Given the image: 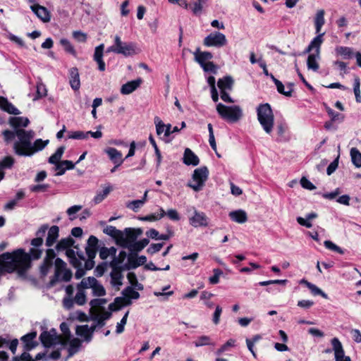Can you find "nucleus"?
<instances>
[{
    "label": "nucleus",
    "instance_id": "47",
    "mask_svg": "<svg viewBox=\"0 0 361 361\" xmlns=\"http://www.w3.org/2000/svg\"><path fill=\"white\" fill-rule=\"evenodd\" d=\"M350 153L353 164L357 168L361 167V152L357 148L353 147Z\"/></svg>",
    "mask_w": 361,
    "mask_h": 361
},
{
    "label": "nucleus",
    "instance_id": "49",
    "mask_svg": "<svg viewBox=\"0 0 361 361\" xmlns=\"http://www.w3.org/2000/svg\"><path fill=\"white\" fill-rule=\"evenodd\" d=\"M165 214H166V212L162 208H160L159 214H152L143 216V217H140L139 219L141 221H155L159 220L161 218H163L165 216Z\"/></svg>",
    "mask_w": 361,
    "mask_h": 361
},
{
    "label": "nucleus",
    "instance_id": "15",
    "mask_svg": "<svg viewBox=\"0 0 361 361\" xmlns=\"http://www.w3.org/2000/svg\"><path fill=\"white\" fill-rule=\"evenodd\" d=\"M189 222L193 227H207L209 225V218L202 212L194 209L192 214L189 217Z\"/></svg>",
    "mask_w": 361,
    "mask_h": 361
},
{
    "label": "nucleus",
    "instance_id": "33",
    "mask_svg": "<svg viewBox=\"0 0 361 361\" xmlns=\"http://www.w3.org/2000/svg\"><path fill=\"white\" fill-rule=\"evenodd\" d=\"M70 73V85L74 90H79L80 87V81L79 73L77 68H72L69 71Z\"/></svg>",
    "mask_w": 361,
    "mask_h": 361
},
{
    "label": "nucleus",
    "instance_id": "14",
    "mask_svg": "<svg viewBox=\"0 0 361 361\" xmlns=\"http://www.w3.org/2000/svg\"><path fill=\"white\" fill-rule=\"evenodd\" d=\"M154 123L156 125L157 134L159 136H161L163 135V137H168L171 134L177 133L180 130L177 126L172 128L171 124L165 125L159 117H155Z\"/></svg>",
    "mask_w": 361,
    "mask_h": 361
},
{
    "label": "nucleus",
    "instance_id": "2",
    "mask_svg": "<svg viewBox=\"0 0 361 361\" xmlns=\"http://www.w3.org/2000/svg\"><path fill=\"white\" fill-rule=\"evenodd\" d=\"M2 134L6 143L11 142L16 137H17L13 143V149L16 155L20 157H32L35 153L44 149L49 142V140L37 139L32 143V140L35 137V132L32 130H19L16 133L6 130Z\"/></svg>",
    "mask_w": 361,
    "mask_h": 361
},
{
    "label": "nucleus",
    "instance_id": "54",
    "mask_svg": "<svg viewBox=\"0 0 361 361\" xmlns=\"http://www.w3.org/2000/svg\"><path fill=\"white\" fill-rule=\"evenodd\" d=\"M275 85L276 86L277 91L280 94H282L286 97H290L292 95L293 90H291V88H289V90H285L284 85L280 80H275Z\"/></svg>",
    "mask_w": 361,
    "mask_h": 361
},
{
    "label": "nucleus",
    "instance_id": "27",
    "mask_svg": "<svg viewBox=\"0 0 361 361\" xmlns=\"http://www.w3.org/2000/svg\"><path fill=\"white\" fill-rule=\"evenodd\" d=\"M142 83V79L138 78L135 80H131L122 85L121 88V93L122 94H129L133 92Z\"/></svg>",
    "mask_w": 361,
    "mask_h": 361
},
{
    "label": "nucleus",
    "instance_id": "36",
    "mask_svg": "<svg viewBox=\"0 0 361 361\" xmlns=\"http://www.w3.org/2000/svg\"><path fill=\"white\" fill-rule=\"evenodd\" d=\"M66 345H68V356L71 357L79 351L81 347V341L75 338L71 340L70 338Z\"/></svg>",
    "mask_w": 361,
    "mask_h": 361
},
{
    "label": "nucleus",
    "instance_id": "29",
    "mask_svg": "<svg viewBox=\"0 0 361 361\" xmlns=\"http://www.w3.org/2000/svg\"><path fill=\"white\" fill-rule=\"evenodd\" d=\"M110 275L111 285L119 289V287L123 284V274L121 270L118 267H114Z\"/></svg>",
    "mask_w": 361,
    "mask_h": 361
},
{
    "label": "nucleus",
    "instance_id": "21",
    "mask_svg": "<svg viewBox=\"0 0 361 361\" xmlns=\"http://www.w3.org/2000/svg\"><path fill=\"white\" fill-rule=\"evenodd\" d=\"M31 10L43 22H49L51 19L50 13L48 10L39 4H34L30 6Z\"/></svg>",
    "mask_w": 361,
    "mask_h": 361
},
{
    "label": "nucleus",
    "instance_id": "53",
    "mask_svg": "<svg viewBox=\"0 0 361 361\" xmlns=\"http://www.w3.org/2000/svg\"><path fill=\"white\" fill-rule=\"evenodd\" d=\"M194 345L195 347L198 348L204 345H213V343L209 336H201L196 339L194 342Z\"/></svg>",
    "mask_w": 361,
    "mask_h": 361
},
{
    "label": "nucleus",
    "instance_id": "61",
    "mask_svg": "<svg viewBox=\"0 0 361 361\" xmlns=\"http://www.w3.org/2000/svg\"><path fill=\"white\" fill-rule=\"evenodd\" d=\"M307 288L311 290L314 295H321L324 298H327V295L324 293L320 288L312 283H307Z\"/></svg>",
    "mask_w": 361,
    "mask_h": 361
},
{
    "label": "nucleus",
    "instance_id": "8",
    "mask_svg": "<svg viewBox=\"0 0 361 361\" xmlns=\"http://www.w3.org/2000/svg\"><path fill=\"white\" fill-rule=\"evenodd\" d=\"M122 231L123 242L119 241L118 245L127 249H128L130 245L135 242L137 238L142 233V230L140 228H126Z\"/></svg>",
    "mask_w": 361,
    "mask_h": 361
},
{
    "label": "nucleus",
    "instance_id": "31",
    "mask_svg": "<svg viewBox=\"0 0 361 361\" xmlns=\"http://www.w3.org/2000/svg\"><path fill=\"white\" fill-rule=\"evenodd\" d=\"M228 216L232 221L238 224H244L247 221V213L243 209L232 211Z\"/></svg>",
    "mask_w": 361,
    "mask_h": 361
},
{
    "label": "nucleus",
    "instance_id": "41",
    "mask_svg": "<svg viewBox=\"0 0 361 361\" xmlns=\"http://www.w3.org/2000/svg\"><path fill=\"white\" fill-rule=\"evenodd\" d=\"M324 23V11L322 9L317 11L314 18L316 33H319L321 32V29Z\"/></svg>",
    "mask_w": 361,
    "mask_h": 361
},
{
    "label": "nucleus",
    "instance_id": "56",
    "mask_svg": "<svg viewBox=\"0 0 361 361\" xmlns=\"http://www.w3.org/2000/svg\"><path fill=\"white\" fill-rule=\"evenodd\" d=\"M353 90L355 95V99L357 102H361V94H360V80L358 77H355L354 78V84H353Z\"/></svg>",
    "mask_w": 361,
    "mask_h": 361
},
{
    "label": "nucleus",
    "instance_id": "51",
    "mask_svg": "<svg viewBox=\"0 0 361 361\" xmlns=\"http://www.w3.org/2000/svg\"><path fill=\"white\" fill-rule=\"evenodd\" d=\"M107 300L104 298L94 299L90 301L91 312L97 311V310L104 309V305L106 304Z\"/></svg>",
    "mask_w": 361,
    "mask_h": 361
},
{
    "label": "nucleus",
    "instance_id": "12",
    "mask_svg": "<svg viewBox=\"0 0 361 361\" xmlns=\"http://www.w3.org/2000/svg\"><path fill=\"white\" fill-rule=\"evenodd\" d=\"M40 340L42 344L46 347L61 344L62 338L60 335L57 334L55 329H51L49 331H44L40 335Z\"/></svg>",
    "mask_w": 361,
    "mask_h": 361
},
{
    "label": "nucleus",
    "instance_id": "39",
    "mask_svg": "<svg viewBox=\"0 0 361 361\" xmlns=\"http://www.w3.org/2000/svg\"><path fill=\"white\" fill-rule=\"evenodd\" d=\"M208 0H195V1L190 6L192 12L195 16H200L204 8L207 6Z\"/></svg>",
    "mask_w": 361,
    "mask_h": 361
},
{
    "label": "nucleus",
    "instance_id": "50",
    "mask_svg": "<svg viewBox=\"0 0 361 361\" xmlns=\"http://www.w3.org/2000/svg\"><path fill=\"white\" fill-rule=\"evenodd\" d=\"M111 190L112 188L110 185H109L104 188L102 191L98 192L94 198V203L99 204L102 201H103V200H104L106 197V196L110 193Z\"/></svg>",
    "mask_w": 361,
    "mask_h": 361
},
{
    "label": "nucleus",
    "instance_id": "34",
    "mask_svg": "<svg viewBox=\"0 0 361 361\" xmlns=\"http://www.w3.org/2000/svg\"><path fill=\"white\" fill-rule=\"evenodd\" d=\"M320 59V53L313 52L310 54L307 57V65L308 69L312 70L314 71H317L319 66L318 63V61Z\"/></svg>",
    "mask_w": 361,
    "mask_h": 361
},
{
    "label": "nucleus",
    "instance_id": "20",
    "mask_svg": "<svg viewBox=\"0 0 361 361\" xmlns=\"http://www.w3.org/2000/svg\"><path fill=\"white\" fill-rule=\"evenodd\" d=\"M96 326L89 327L87 324L78 326L76 328V334L84 338L86 341L89 342L92 339V334Z\"/></svg>",
    "mask_w": 361,
    "mask_h": 361
},
{
    "label": "nucleus",
    "instance_id": "3",
    "mask_svg": "<svg viewBox=\"0 0 361 361\" xmlns=\"http://www.w3.org/2000/svg\"><path fill=\"white\" fill-rule=\"evenodd\" d=\"M257 116L264 132L270 135L274 126V115L271 106L267 103L259 104L257 108Z\"/></svg>",
    "mask_w": 361,
    "mask_h": 361
},
{
    "label": "nucleus",
    "instance_id": "48",
    "mask_svg": "<svg viewBox=\"0 0 361 361\" xmlns=\"http://www.w3.org/2000/svg\"><path fill=\"white\" fill-rule=\"evenodd\" d=\"M64 150L65 147L61 146L59 147L55 152V153L49 158V162L52 164H56L60 163V160L62 157Z\"/></svg>",
    "mask_w": 361,
    "mask_h": 361
},
{
    "label": "nucleus",
    "instance_id": "44",
    "mask_svg": "<svg viewBox=\"0 0 361 361\" xmlns=\"http://www.w3.org/2000/svg\"><path fill=\"white\" fill-rule=\"evenodd\" d=\"M25 197V192L23 190H19L15 197V198L8 202H7L4 206L5 210H12L15 208L18 201L23 199Z\"/></svg>",
    "mask_w": 361,
    "mask_h": 361
},
{
    "label": "nucleus",
    "instance_id": "40",
    "mask_svg": "<svg viewBox=\"0 0 361 361\" xmlns=\"http://www.w3.org/2000/svg\"><path fill=\"white\" fill-rule=\"evenodd\" d=\"M75 240L71 237L62 238L56 245L57 251L71 249V247L73 245Z\"/></svg>",
    "mask_w": 361,
    "mask_h": 361
},
{
    "label": "nucleus",
    "instance_id": "5",
    "mask_svg": "<svg viewBox=\"0 0 361 361\" xmlns=\"http://www.w3.org/2000/svg\"><path fill=\"white\" fill-rule=\"evenodd\" d=\"M106 52H114L122 54L125 56L133 55L136 53L135 45L133 42H125L121 40L118 35L114 37V44L108 47Z\"/></svg>",
    "mask_w": 361,
    "mask_h": 361
},
{
    "label": "nucleus",
    "instance_id": "42",
    "mask_svg": "<svg viewBox=\"0 0 361 361\" xmlns=\"http://www.w3.org/2000/svg\"><path fill=\"white\" fill-rule=\"evenodd\" d=\"M128 262L130 267L135 269L139 266L145 264L147 262V257L144 255L139 257L130 255L128 257Z\"/></svg>",
    "mask_w": 361,
    "mask_h": 361
},
{
    "label": "nucleus",
    "instance_id": "7",
    "mask_svg": "<svg viewBox=\"0 0 361 361\" xmlns=\"http://www.w3.org/2000/svg\"><path fill=\"white\" fill-rule=\"evenodd\" d=\"M54 269V276L50 281L52 286L58 281H68L72 278V272L67 269L66 262L60 258L56 259Z\"/></svg>",
    "mask_w": 361,
    "mask_h": 361
},
{
    "label": "nucleus",
    "instance_id": "26",
    "mask_svg": "<svg viewBox=\"0 0 361 361\" xmlns=\"http://www.w3.org/2000/svg\"><path fill=\"white\" fill-rule=\"evenodd\" d=\"M183 163L188 166H197L200 163L198 157L189 148H186L183 154Z\"/></svg>",
    "mask_w": 361,
    "mask_h": 361
},
{
    "label": "nucleus",
    "instance_id": "37",
    "mask_svg": "<svg viewBox=\"0 0 361 361\" xmlns=\"http://www.w3.org/2000/svg\"><path fill=\"white\" fill-rule=\"evenodd\" d=\"M233 84V80L231 76H225L217 82V85L221 92L231 90Z\"/></svg>",
    "mask_w": 361,
    "mask_h": 361
},
{
    "label": "nucleus",
    "instance_id": "25",
    "mask_svg": "<svg viewBox=\"0 0 361 361\" xmlns=\"http://www.w3.org/2000/svg\"><path fill=\"white\" fill-rule=\"evenodd\" d=\"M59 236V228L57 226H52L48 230L47 237L46 238V245L51 247L56 242Z\"/></svg>",
    "mask_w": 361,
    "mask_h": 361
},
{
    "label": "nucleus",
    "instance_id": "46",
    "mask_svg": "<svg viewBox=\"0 0 361 361\" xmlns=\"http://www.w3.org/2000/svg\"><path fill=\"white\" fill-rule=\"evenodd\" d=\"M60 329L63 333V334L61 336L62 338L61 345H65L71 338V332L69 330V327L68 324H66V322H63L60 325Z\"/></svg>",
    "mask_w": 361,
    "mask_h": 361
},
{
    "label": "nucleus",
    "instance_id": "55",
    "mask_svg": "<svg viewBox=\"0 0 361 361\" xmlns=\"http://www.w3.org/2000/svg\"><path fill=\"white\" fill-rule=\"evenodd\" d=\"M60 44L63 46V47L66 51L73 55L74 56H76V51H75L74 47H73V45L71 44V42L68 39H61L60 40Z\"/></svg>",
    "mask_w": 361,
    "mask_h": 361
},
{
    "label": "nucleus",
    "instance_id": "19",
    "mask_svg": "<svg viewBox=\"0 0 361 361\" xmlns=\"http://www.w3.org/2000/svg\"><path fill=\"white\" fill-rule=\"evenodd\" d=\"M8 123L13 128V130L11 131L16 133L19 130H23L22 128L27 127L30 123V121L26 117H11Z\"/></svg>",
    "mask_w": 361,
    "mask_h": 361
},
{
    "label": "nucleus",
    "instance_id": "45",
    "mask_svg": "<svg viewBox=\"0 0 361 361\" xmlns=\"http://www.w3.org/2000/svg\"><path fill=\"white\" fill-rule=\"evenodd\" d=\"M337 54L343 56V59H351L353 56V49L348 47H337L335 49Z\"/></svg>",
    "mask_w": 361,
    "mask_h": 361
},
{
    "label": "nucleus",
    "instance_id": "32",
    "mask_svg": "<svg viewBox=\"0 0 361 361\" xmlns=\"http://www.w3.org/2000/svg\"><path fill=\"white\" fill-rule=\"evenodd\" d=\"M37 336V333L35 331L29 333L21 338L22 341L25 344V349L26 350H30L36 347L37 343L34 341V339Z\"/></svg>",
    "mask_w": 361,
    "mask_h": 361
},
{
    "label": "nucleus",
    "instance_id": "28",
    "mask_svg": "<svg viewBox=\"0 0 361 361\" xmlns=\"http://www.w3.org/2000/svg\"><path fill=\"white\" fill-rule=\"evenodd\" d=\"M0 109L10 114L19 115L20 114V111L4 97H0Z\"/></svg>",
    "mask_w": 361,
    "mask_h": 361
},
{
    "label": "nucleus",
    "instance_id": "1",
    "mask_svg": "<svg viewBox=\"0 0 361 361\" xmlns=\"http://www.w3.org/2000/svg\"><path fill=\"white\" fill-rule=\"evenodd\" d=\"M42 254V250L33 247L29 253L23 249L13 252H5L0 255V277L4 272L12 273L16 271L19 276H24L31 266V259H37Z\"/></svg>",
    "mask_w": 361,
    "mask_h": 361
},
{
    "label": "nucleus",
    "instance_id": "59",
    "mask_svg": "<svg viewBox=\"0 0 361 361\" xmlns=\"http://www.w3.org/2000/svg\"><path fill=\"white\" fill-rule=\"evenodd\" d=\"M129 312H126L120 322H118L116 325V332L117 334H120L124 331L125 325L127 323V319L128 317Z\"/></svg>",
    "mask_w": 361,
    "mask_h": 361
},
{
    "label": "nucleus",
    "instance_id": "38",
    "mask_svg": "<svg viewBox=\"0 0 361 361\" xmlns=\"http://www.w3.org/2000/svg\"><path fill=\"white\" fill-rule=\"evenodd\" d=\"M86 288L81 286V282L77 286V293L74 298L75 303L82 305L86 302V295L84 289Z\"/></svg>",
    "mask_w": 361,
    "mask_h": 361
},
{
    "label": "nucleus",
    "instance_id": "11",
    "mask_svg": "<svg viewBox=\"0 0 361 361\" xmlns=\"http://www.w3.org/2000/svg\"><path fill=\"white\" fill-rule=\"evenodd\" d=\"M66 255L68 257L70 263L75 268L81 267L83 262H85L84 253L79 249L78 246H74V249L67 250Z\"/></svg>",
    "mask_w": 361,
    "mask_h": 361
},
{
    "label": "nucleus",
    "instance_id": "64",
    "mask_svg": "<svg viewBox=\"0 0 361 361\" xmlns=\"http://www.w3.org/2000/svg\"><path fill=\"white\" fill-rule=\"evenodd\" d=\"M12 361H35V360L32 358L31 355L28 353L25 352V353H22L20 357H18V356L13 357L12 359Z\"/></svg>",
    "mask_w": 361,
    "mask_h": 361
},
{
    "label": "nucleus",
    "instance_id": "16",
    "mask_svg": "<svg viewBox=\"0 0 361 361\" xmlns=\"http://www.w3.org/2000/svg\"><path fill=\"white\" fill-rule=\"evenodd\" d=\"M56 257L53 249H48L46 252V257L42 264L39 267L40 273L42 276H46L53 266V260Z\"/></svg>",
    "mask_w": 361,
    "mask_h": 361
},
{
    "label": "nucleus",
    "instance_id": "22",
    "mask_svg": "<svg viewBox=\"0 0 361 361\" xmlns=\"http://www.w3.org/2000/svg\"><path fill=\"white\" fill-rule=\"evenodd\" d=\"M195 61L200 64L201 67H203L208 61L213 58L212 53L209 51H201L200 49L193 52Z\"/></svg>",
    "mask_w": 361,
    "mask_h": 361
},
{
    "label": "nucleus",
    "instance_id": "52",
    "mask_svg": "<svg viewBox=\"0 0 361 361\" xmlns=\"http://www.w3.org/2000/svg\"><path fill=\"white\" fill-rule=\"evenodd\" d=\"M94 318H99L100 320H106L110 318L111 313L106 311L104 308L97 310V311L91 312Z\"/></svg>",
    "mask_w": 361,
    "mask_h": 361
},
{
    "label": "nucleus",
    "instance_id": "30",
    "mask_svg": "<svg viewBox=\"0 0 361 361\" xmlns=\"http://www.w3.org/2000/svg\"><path fill=\"white\" fill-rule=\"evenodd\" d=\"M104 233L111 237H112L115 241L116 243L118 245L119 241L123 242L122 240V231L117 229L116 227L113 226H107L104 229Z\"/></svg>",
    "mask_w": 361,
    "mask_h": 361
},
{
    "label": "nucleus",
    "instance_id": "18",
    "mask_svg": "<svg viewBox=\"0 0 361 361\" xmlns=\"http://www.w3.org/2000/svg\"><path fill=\"white\" fill-rule=\"evenodd\" d=\"M109 159L116 164V167H119L124 161L122 153L114 147H108L104 150Z\"/></svg>",
    "mask_w": 361,
    "mask_h": 361
},
{
    "label": "nucleus",
    "instance_id": "43",
    "mask_svg": "<svg viewBox=\"0 0 361 361\" xmlns=\"http://www.w3.org/2000/svg\"><path fill=\"white\" fill-rule=\"evenodd\" d=\"M149 241L147 238H143L141 240L134 242L130 245L128 250L131 252H140L143 250L148 244Z\"/></svg>",
    "mask_w": 361,
    "mask_h": 361
},
{
    "label": "nucleus",
    "instance_id": "58",
    "mask_svg": "<svg viewBox=\"0 0 361 361\" xmlns=\"http://www.w3.org/2000/svg\"><path fill=\"white\" fill-rule=\"evenodd\" d=\"M13 164L14 159L12 157H6L0 161V169H1L3 171L5 169H11Z\"/></svg>",
    "mask_w": 361,
    "mask_h": 361
},
{
    "label": "nucleus",
    "instance_id": "62",
    "mask_svg": "<svg viewBox=\"0 0 361 361\" xmlns=\"http://www.w3.org/2000/svg\"><path fill=\"white\" fill-rule=\"evenodd\" d=\"M144 204L143 201H141L140 200H133L131 202H128L126 204V207L128 209H132L134 212H137L139 209L142 207Z\"/></svg>",
    "mask_w": 361,
    "mask_h": 361
},
{
    "label": "nucleus",
    "instance_id": "17",
    "mask_svg": "<svg viewBox=\"0 0 361 361\" xmlns=\"http://www.w3.org/2000/svg\"><path fill=\"white\" fill-rule=\"evenodd\" d=\"M331 343L332 345L333 350L334 351L336 361H350L349 357H345L343 345L338 338H332Z\"/></svg>",
    "mask_w": 361,
    "mask_h": 361
},
{
    "label": "nucleus",
    "instance_id": "24",
    "mask_svg": "<svg viewBox=\"0 0 361 361\" xmlns=\"http://www.w3.org/2000/svg\"><path fill=\"white\" fill-rule=\"evenodd\" d=\"M18 345V340L17 338L11 340L8 336H0V348L8 347L11 351L15 354Z\"/></svg>",
    "mask_w": 361,
    "mask_h": 361
},
{
    "label": "nucleus",
    "instance_id": "60",
    "mask_svg": "<svg viewBox=\"0 0 361 361\" xmlns=\"http://www.w3.org/2000/svg\"><path fill=\"white\" fill-rule=\"evenodd\" d=\"M324 245L326 248L334 251L336 252H338L339 254L343 255L344 253V251L338 245H336L335 243L331 242V240H325L324 242Z\"/></svg>",
    "mask_w": 361,
    "mask_h": 361
},
{
    "label": "nucleus",
    "instance_id": "23",
    "mask_svg": "<svg viewBox=\"0 0 361 361\" xmlns=\"http://www.w3.org/2000/svg\"><path fill=\"white\" fill-rule=\"evenodd\" d=\"M104 44H101L95 47L93 56L94 61L98 64V68L100 71H105V63L103 61Z\"/></svg>",
    "mask_w": 361,
    "mask_h": 361
},
{
    "label": "nucleus",
    "instance_id": "35",
    "mask_svg": "<svg viewBox=\"0 0 361 361\" xmlns=\"http://www.w3.org/2000/svg\"><path fill=\"white\" fill-rule=\"evenodd\" d=\"M317 34L318 35L313 39V40L308 46L306 50L307 52H310L312 49H314V52L320 53V46L323 42L322 37L324 35V32H319Z\"/></svg>",
    "mask_w": 361,
    "mask_h": 361
},
{
    "label": "nucleus",
    "instance_id": "10",
    "mask_svg": "<svg viewBox=\"0 0 361 361\" xmlns=\"http://www.w3.org/2000/svg\"><path fill=\"white\" fill-rule=\"evenodd\" d=\"M226 35L219 32H213L208 35L203 41V44L207 47H222L226 45Z\"/></svg>",
    "mask_w": 361,
    "mask_h": 361
},
{
    "label": "nucleus",
    "instance_id": "6",
    "mask_svg": "<svg viewBox=\"0 0 361 361\" xmlns=\"http://www.w3.org/2000/svg\"><path fill=\"white\" fill-rule=\"evenodd\" d=\"M209 176V170L206 166H201L195 169L192 176V180L188 183V186L194 191L198 192L202 190Z\"/></svg>",
    "mask_w": 361,
    "mask_h": 361
},
{
    "label": "nucleus",
    "instance_id": "13",
    "mask_svg": "<svg viewBox=\"0 0 361 361\" xmlns=\"http://www.w3.org/2000/svg\"><path fill=\"white\" fill-rule=\"evenodd\" d=\"M81 286L87 288H92L94 295L103 296L106 294L104 286L94 277L83 279L81 281Z\"/></svg>",
    "mask_w": 361,
    "mask_h": 361
},
{
    "label": "nucleus",
    "instance_id": "4",
    "mask_svg": "<svg viewBox=\"0 0 361 361\" xmlns=\"http://www.w3.org/2000/svg\"><path fill=\"white\" fill-rule=\"evenodd\" d=\"M216 111L221 118L229 123H236L243 116V109L238 105L226 106L219 103L216 105Z\"/></svg>",
    "mask_w": 361,
    "mask_h": 361
},
{
    "label": "nucleus",
    "instance_id": "63",
    "mask_svg": "<svg viewBox=\"0 0 361 361\" xmlns=\"http://www.w3.org/2000/svg\"><path fill=\"white\" fill-rule=\"evenodd\" d=\"M203 71L207 73H212L216 74L218 71V66L212 61H208L203 67Z\"/></svg>",
    "mask_w": 361,
    "mask_h": 361
},
{
    "label": "nucleus",
    "instance_id": "9",
    "mask_svg": "<svg viewBox=\"0 0 361 361\" xmlns=\"http://www.w3.org/2000/svg\"><path fill=\"white\" fill-rule=\"evenodd\" d=\"M122 297H118L115 299V304L118 306V308L130 305L132 303V300H137L140 298V293L131 286L126 288L122 291Z\"/></svg>",
    "mask_w": 361,
    "mask_h": 361
},
{
    "label": "nucleus",
    "instance_id": "57",
    "mask_svg": "<svg viewBox=\"0 0 361 361\" xmlns=\"http://www.w3.org/2000/svg\"><path fill=\"white\" fill-rule=\"evenodd\" d=\"M235 341L234 339L228 340L226 343L221 345L219 349L216 350L215 354L218 356L221 355L225 351L228 350V347H233L235 345Z\"/></svg>",
    "mask_w": 361,
    "mask_h": 361
}]
</instances>
